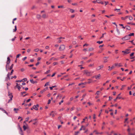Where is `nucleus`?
Wrapping results in <instances>:
<instances>
[{
	"label": "nucleus",
	"mask_w": 135,
	"mask_h": 135,
	"mask_svg": "<svg viewBox=\"0 0 135 135\" xmlns=\"http://www.w3.org/2000/svg\"><path fill=\"white\" fill-rule=\"evenodd\" d=\"M65 48V46L64 45H60L59 48V50L60 51L64 50Z\"/></svg>",
	"instance_id": "1"
},
{
	"label": "nucleus",
	"mask_w": 135,
	"mask_h": 135,
	"mask_svg": "<svg viewBox=\"0 0 135 135\" xmlns=\"http://www.w3.org/2000/svg\"><path fill=\"white\" fill-rule=\"evenodd\" d=\"M84 72V74H85L86 76H89L90 75V72H89L88 70H85Z\"/></svg>",
	"instance_id": "2"
},
{
	"label": "nucleus",
	"mask_w": 135,
	"mask_h": 135,
	"mask_svg": "<svg viewBox=\"0 0 135 135\" xmlns=\"http://www.w3.org/2000/svg\"><path fill=\"white\" fill-rule=\"evenodd\" d=\"M48 17V15L46 13L43 14L41 16V17L44 19H47Z\"/></svg>",
	"instance_id": "3"
},
{
	"label": "nucleus",
	"mask_w": 135,
	"mask_h": 135,
	"mask_svg": "<svg viewBox=\"0 0 135 135\" xmlns=\"http://www.w3.org/2000/svg\"><path fill=\"white\" fill-rule=\"evenodd\" d=\"M130 37L128 35L122 38L123 40L124 41L129 39Z\"/></svg>",
	"instance_id": "4"
},
{
	"label": "nucleus",
	"mask_w": 135,
	"mask_h": 135,
	"mask_svg": "<svg viewBox=\"0 0 135 135\" xmlns=\"http://www.w3.org/2000/svg\"><path fill=\"white\" fill-rule=\"evenodd\" d=\"M38 105L37 104L36 105H34L33 107V108L36 110H37L38 109Z\"/></svg>",
	"instance_id": "5"
},
{
	"label": "nucleus",
	"mask_w": 135,
	"mask_h": 135,
	"mask_svg": "<svg viewBox=\"0 0 135 135\" xmlns=\"http://www.w3.org/2000/svg\"><path fill=\"white\" fill-rule=\"evenodd\" d=\"M7 66H9V65L10 62V60L9 58L8 57L7 58Z\"/></svg>",
	"instance_id": "6"
},
{
	"label": "nucleus",
	"mask_w": 135,
	"mask_h": 135,
	"mask_svg": "<svg viewBox=\"0 0 135 135\" xmlns=\"http://www.w3.org/2000/svg\"><path fill=\"white\" fill-rule=\"evenodd\" d=\"M9 76V73H8L7 75V77L5 79V81H7L9 80L10 79Z\"/></svg>",
	"instance_id": "7"
},
{
	"label": "nucleus",
	"mask_w": 135,
	"mask_h": 135,
	"mask_svg": "<svg viewBox=\"0 0 135 135\" xmlns=\"http://www.w3.org/2000/svg\"><path fill=\"white\" fill-rule=\"evenodd\" d=\"M103 67V65H101L100 66H98L96 68V70H99L101 68H102Z\"/></svg>",
	"instance_id": "8"
},
{
	"label": "nucleus",
	"mask_w": 135,
	"mask_h": 135,
	"mask_svg": "<svg viewBox=\"0 0 135 135\" xmlns=\"http://www.w3.org/2000/svg\"><path fill=\"white\" fill-rule=\"evenodd\" d=\"M114 65L115 66H118V67H121L122 66V65H121V63H120L118 64L117 63H116L114 64Z\"/></svg>",
	"instance_id": "9"
},
{
	"label": "nucleus",
	"mask_w": 135,
	"mask_h": 135,
	"mask_svg": "<svg viewBox=\"0 0 135 135\" xmlns=\"http://www.w3.org/2000/svg\"><path fill=\"white\" fill-rule=\"evenodd\" d=\"M129 50L128 49H127L126 51H122V52L123 53H124L125 54H128L129 53V52L128 51Z\"/></svg>",
	"instance_id": "10"
},
{
	"label": "nucleus",
	"mask_w": 135,
	"mask_h": 135,
	"mask_svg": "<svg viewBox=\"0 0 135 135\" xmlns=\"http://www.w3.org/2000/svg\"><path fill=\"white\" fill-rule=\"evenodd\" d=\"M30 81L32 83L34 84L35 83H37V81H34L33 79H30Z\"/></svg>",
	"instance_id": "11"
},
{
	"label": "nucleus",
	"mask_w": 135,
	"mask_h": 135,
	"mask_svg": "<svg viewBox=\"0 0 135 135\" xmlns=\"http://www.w3.org/2000/svg\"><path fill=\"white\" fill-rule=\"evenodd\" d=\"M120 94H119L118 96H117V97H116V98L114 100V101H116L117 100V99H120L121 98V97H119V96Z\"/></svg>",
	"instance_id": "12"
},
{
	"label": "nucleus",
	"mask_w": 135,
	"mask_h": 135,
	"mask_svg": "<svg viewBox=\"0 0 135 135\" xmlns=\"http://www.w3.org/2000/svg\"><path fill=\"white\" fill-rule=\"evenodd\" d=\"M100 76V74H98L97 76H95V78L97 79H99V77Z\"/></svg>",
	"instance_id": "13"
},
{
	"label": "nucleus",
	"mask_w": 135,
	"mask_h": 135,
	"mask_svg": "<svg viewBox=\"0 0 135 135\" xmlns=\"http://www.w3.org/2000/svg\"><path fill=\"white\" fill-rule=\"evenodd\" d=\"M62 38V37H60L57 38V39L58 40V41L57 42V43H60L61 42V39Z\"/></svg>",
	"instance_id": "14"
},
{
	"label": "nucleus",
	"mask_w": 135,
	"mask_h": 135,
	"mask_svg": "<svg viewBox=\"0 0 135 135\" xmlns=\"http://www.w3.org/2000/svg\"><path fill=\"white\" fill-rule=\"evenodd\" d=\"M109 69H108V70L109 71H111L114 68V67L113 66L112 67H110V66H109L108 67Z\"/></svg>",
	"instance_id": "15"
},
{
	"label": "nucleus",
	"mask_w": 135,
	"mask_h": 135,
	"mask_svg": "<svg viewBox=\"0 0 135 135\" xmlns=\"http://www.w3.org/2000/svg\"><path fill=\"white\" fill-rule=\"evenodd\" d=\"M19 128L20 130V131L19 132V133L20 134V133H21L23 132V131H22V129L19 126Z\"/></svg>",
	"instance_id": "16"
},
{
	"label": "nucleus",
	"mask_w": 135,
	"mask_h": 135,
	"mask_svg": "<svg viewBox=\"0 0 135 135\" xmlns=\"http://www.w3.org/2000/svg\"><path fill=\"white\" fill-rule=\"evenodd\" d=\"M126 28L127 30H130L131 29L130 27L128 26H126Z\"/></svg>",
	"instance_id": "17"
},
{
	"label": "nucleus",
	"mask_w": 135,
	"mask_h": 135,
	"mask_svg": "<svg viewBox=\"0 0 135 135\" xmlns=\"http://www.w3.org/2000/svg\"><path fill=\"white\" fill-rule=\"evenodd\" d=\"M87 83L86 82L85 83H79L78 84L79 86H80L81 85H85Z\"/></svg>",
	"instance_id": "18"
},
{
	"label": "nucleus",
	"mask_w": 135,
	"mask_h": 135,
	"mask_svg": "<svg viewBox=\"0 0 135 135\" xmlns=\"http://www.w3.org/2000/svg\"><path fill=\"white\" fill-rule=\"evenodd\" d=\"M41 17V16L39 15H37L36 16V17L38 19H40Z\"/></svg>",
	"instance_id": "19"
},
{
	"label": "nucleus",
	"mask_w": 135,
	"mask_h": 135,
	"mask_svg": "<svg viewBox=\"0 0 135 135\" xmlns=\"http://www.w3.org/2000/svg\"><path fill=\"white\" fill-rule=\"evenodd\" d=\"M13 64H12L11 65V66L10 67V68H9L8 67V69H9L10 70H11L12 69V68H13Z\"/></svg>",
	"instance_id": "20"
},
{
	"label": "nucleus",
	"mask_w": 135,
	"mask_h": 135,
	"mask_svg": "<svg viewBox=\"0 0 135 135\" xmlns=\"http://www.w3.org/2000/svg\"><path fill=\"white\" fill-rule=\"evenodd\" d=\"M9 97L10 98V99L9 100L8 102V103H9V102H10V101H11L12 100L13 96L11 95V97Z\"/></svg>",
	"instance_id": "21"
},
{
	"label": "nucleus",
	"mask_w": 135,
	"mask_h": 135,
	"mask_svg": "<svg viewBox=\"0 0 135 135\" xmlns=\"http://www.w3.org/2000/svg\"><path fill=\"white\" fill-rule=\"evenodd\" d=\"M9 97L10 98V99L9 100L8 102V103H9V102H10V101H11L12 100L13 96L11 95V97Z\"/></svg>",
	"instance_id": "22"
},
{
	"label": "nucleus",
	"mask_w": 135,
	"mask_h": 135,
	"mask_svg": "<svg viewBox=\"0 0 135 135\" xmlns=\"http://www.w3.org/2000/svg\"><path fill=\"white\" fill-rule=\"evenodd\" d=\"M9 97L10 98V99L9 100L8 102V103H9V102H10V101H11L12 100L13 96L11 95V97Z\"/></svg>",
	"instance_id": "23"
},
{
	"label": "nucleus",
	"mask_w": 135,
	"mask_h": 135,
	"mask_svg": "<svg viewBox=\"0 0 135 135\" xmlns=\"http://www.w3.org/2000/svg\"><path fill=\"white\" fill-rule=\"evenodd\" d=\"M13 70H11V71L10 73L9 72L8 73H9V76L10 75H12L13 74Z\"/></svg>",
	"instance_id": "24"
},
{
	"label": "nucleus",
	"mask_w": 135,
	"mask_h": 135,
	"mask_svg": "<svg viewBox=\"0 0 135 135\" xmlns=\"http://www.w3.org/2000/svg\"><path fill=\"white\" fill-rule=\"evenodd\" d=\"M87 117H85V118L84 119H83V120L81 122V123H84V121L86 119H87Z\"/></svg>",
	"instance_id": "25"
},
{
	"label": "nucleus",
	"mask_w": 135,
	"mask_h": 135,
	"mask_svg": "<svg viewBox=\"0 0 135 135\" xmlns=\"http://www.w3.org/2000/svg\"><path fill=\"white\" fill-rule=\"evenodd\" d=\"M46 90L45 89H44L43 90H41L40 91V93L41 94L43 93L44 91H45Z\"/></svg>",
	"instance_id": "26"
},
{
	"label": "nucleus",
	"mask_w": 135,
	"mask_h": 135,
	"mask_svg": "<svg viewBox=\"0 0 135 135\" xmlns=\"http://www.w3.org/2000/svg\"><path fill=\"white\" fill-rule=\"evenodd\" d=\"M19 110V109H16V108H14V110L15 111V113H17V110Z\"/></svg>",
	"instance_id": "27"
},
{
	"label": "nucleus",
	"mask_w": 135,
	"mask_h": 135,
	"mask_svg": "<svg viewBox=\"0 0 135 135\" xmlns=\"http://www.w3.org/2000/svg\"><path fill=\"white\" fill-rule=\"evenodd\" d=\"M97 43L99 44H102L103 42V41H98L97 42Z\"/></svg>",
	"instance_id": "28"
},
{
	"label": "nucleus",
	"mask_w": 135,
	"mask_h": 135,
	"mask_svg": "<svg viewBox=\"0 0 135 135\" xmlns=\"http://www.w3.org/2000/svg\"><path fill=\"white\" fill-rule=\"evenodd\" d=\"M56 87V86H53L51 87H49L51 90H52L53 89V88Z\"/></svg>",
	"instance_id": "29"
},
{
	"label": "nucleus",
	"mask_w": 135,
	"mask_h": 135,
	"mask_svg": "<svg viewBox=\"0 0 135 135\" xmlns=\"http://www.w3.org/2000/svg\"><path fill=\"white\" fill-rule=\"evenodd\" d=\"M27 80V79L26 78H25L23 79L22 80V81L24 82L26 81Z\"/></svg>",
	"instance_id": "30"
},
{
	"label": "nucleus",
	"mask_w": 135,
	"mask_h": 135,
	"mask_svg": "<svg viewBox=\"0 0 135 135\" xmlns=\"http://www.w3.org/2000/svg\"><path fill=\"white\" fill-rule=\"evenodd\" d=\"M15 29L13 30V32H15L17 30L16 26H15Z\"/></svg>",
	"instance_id": "31"
},
{
	"label": "nucleus",
	"mask_w": 135,
	"mask_h": 135,
	"mask_svg": "<svg viewBox=\"0 0 135 135\" xmlns=\"http://www.w3.org/2000/svg\"><path fill=\"white\" fill-rule=\"evenodd\" d=\"M116 31H117V32L118 34H120V32H119V30H118V28H117V27H116Z\"/></svg>",
	"instance_id": "32"
},
{
	"label": "nucleus",
	"mask_w": 135,
	"mask_h": 135,
	"mask_svg": "<svg viewBox=\"0 0 135 135\" xmlns=\"http://www.w3.org/2000/svg\"><path fill=\"white\" fill-rule=\"evenodd\" d=\"M70 11L72 13H73L74 12V10L72 9H70Z\"/></svg>",
	"instance_id": "33"
},
{
	"label": "nucleus",
	"mask_w": 135,
	"mask_h": 135,
	"mask_svg": "<svg viewBox=\"0 0 135 135\" xmlns=\"http://www.w3.org/2000/svg\"><path fill=\"white\" fill-rule=\"evenodd\" d=\"M128 17L129 19L130 20H132L133 19V17L131 16H129Z\"/></svg>",
	"instance_id": "34"
},
{
	"label": "nucleus",
	"mask_w": 135,
	"mask_h": 135,
	"mask_svg": "<svg viewBox=\"0 0 135 135\" xmlns=\"http://www.w3.org/2000/svg\"><path fill=\"white\" fill-rule=\"evenodd\" d=\"M23 128L24 131H25L27 129V127L25 125H24L23 126Z\"/></svg>",
	"instance_id": "35"
},
{
	"label": "nucleus",
	"mask_w": 135,
	"mask_h": 135,
	"mask_svg": "<svg viewBox=\"0 0 135 135\" xmlns=\"http://www.w3.org/2000/svg\"><path fill=\"white\" fill-rule=\"evenodd\" d=\"M93 50L94 49L93 48H90L89 49L88 51H93Z\"/></svg>",
	"instance_id": "36"
},
{
	"label": "nucleus",
	"mask_w": 135,
	"mask_h": 135,
	"mask_svg": "<svg viewBox=\"0 0 135 135\" xmlns=\"http://www.w3.org/2000/svg\"><path fill=\"white\" fill-rule=\"evenodd\" d=\"M128 35H129V37H130V36H133L134 35V33H131L130 34Z\"/></svg>",
	"instance_id": "37"
},
{
	"label": "nucleus",
	"mask_w": 135,
	"mask_h": 135,
	"mask_svg": "<svg viewBox=\"0 0 135 135\" xmlns=\"http://www.w3.org/2000/svg\"><path fill=\"white\" fill-rule=\"evenodd\" d=\"M101 1L100 0H96V2L98 3H100Z\"/></svg>",
	"instance_id": "38"
},
{
	"label": "nucleus",
	"mask_w": 135,
	"mask_h": 135,
	"mask_svg": "<svg viewBox=\"0 0 135 135\" xmlns=\"http://www.w3.org/2000/svg\"><path fill=\"white\" fill-rule=\"evenodd\" d=\"M93 132H95V134H99V132H97V131L96 130H94L93 131Z\"/></svg>",
	"instance_id": "39"
},
{
	"label": "nucleus",
	"mask_w": 135,
	"mask_h": 135,
	"mask_svg": "<svg viewBox=\"0 0 135 135\" xmlns=\"http://www.w3.org/2000/svg\"><path fill=\"white\" fill-rule=\"evenodd\" d=\"M126 86V85H123L122 86V88L120 89L121 90H122L123 89V88L125 86Z\"/></svg>",
	"instance_id": "40"
},
{
	"label": "nucleus",
	"mask_w": 135,
	"mask_h": 135,
	"mask_svg": "<svg viewBox=\"0 0 135 135\" xmlns=\"http://www.w3.org/2000/svg\"><path fill=\"white\" fill-rule=\"evenodd\" d=\"M9 66H7V65H6V69L7 71H8V69L7 68H8Z\"/></svg>",
	"instance_id": "41"
},
{
	"label": "nucleus",
	"mask_w": 135,
	"mask_h": 135,
	"mask_svg": "<svg viewBox=\"0 0 135 135\" xmlns=\"http://www.w3.org/2000/svg\"><path fill=\"white\" fill-rule=\"evenodd\" d=\"M134 84H133L131 86V87H128V90H131V87L132 86V85H134Z\"/></svg>",
	"instance_id": "42"
},
{
	"label": "nucleus",
	"mask_w": 135,
	"mask_h": 135,
	"mask_svg": "<svg viewBox=\"0 0 135 135\" xmlns=\"http://www.w3.org/2000/svg\"><path fill=\"white\" fill-rule=\"evenodd\" d=\"M29 117H27L25 119L26 121V122L28 121V120H29Z\"/></svg>",
	"instance_id": "43"
},
{
	"label": "nucleus",
	"mask_w": 135,
	"mask_h": 135,
	"mask_svg": "<svg viewBox=\"0 0 135 135\" xmlns=\"http://www.w3.org/2000/svg\"><path fill=\"white\" fill-rule=\"evenodd\" d=\"M49 85V82H47L45 84L44 86H46Z\"/></svg>",
	"instance_id": "44"
},
{
	"label": "nucleus",
	"mask_w": 135,
	"mask_h": 135,
	"mask_svg": "<svg viewBox=\"0 0 135 135\" xmlns=\"http://www.w3.org/2000/svg\"><path fill=\"white\" fill-rule=\"evenodd\" d=\"M114 10L115 11L117 10V12H119L120 11V9H116Z\"/></svg>",
	"instance_id": "45"
},
{
	"label": "nucleus",
	"mask_w": 135,
	"mask_h": 135,
	"mask_svg": "<svg viewBox=\"0 0 135 135\" xmlns=\"http://www.w3.org/2000/svg\"><path fill=\"white\" fill-rule=\"evenodd\" d=\"M75 135H78V133H79V131L75 132Z\"/></svg>",
	"instance_id": "46"
},
{
	"label": "nucleus",
	"mask_w": 135,
	"mask_h": 135,
	"mask_svg": "<svg viewBox=\"0 0 135 135\" xmlns=\"http://www.w3.org/2000/svg\"><path fill=\"white\" fill-rule=\"evenodd\" d=\"M21 54H18V55H17V56H16V58H18L21 55Z\"/></svg>",
	"instance_id": "47"
},
{
	"label": "nucleus",
	"mask_w": 135,
	"mask_h": 135,
	"mask_svg": "<svg viewBox=\"0 0 135 135\" xmlns=\"http://www.w3.org/2000/svg\"><path fill=\"white\" fill-rule=\"evenodd\" d=\"M106 34V33H103L102 34V36L100 38H103L104 37V35L105 34Z\"/></svg>",
	"instance_id": "48"
},
{
	"label": "nucleus",
	"mask_w": 135,
	"mask_h": 135,
	"mask_svg": "<svg viewBox=\"0 0 135 135\" xmlns=\"http://www.w3.org/2000/svg\"><path fill=\"white\" fill-rule=\"evenodd\" d=\"M50 72V70H48L46 71V72L45 73V74H47L49 73Z\"/></svg>",
	"instance_id": "49"
},
{
	"label": "nucleus",
	"mask_w": 135,
	"mask_h": 135,
	"mask_svg": "<svg viewBox=\"0 0 135 135\" xmlns=\"http://www.w3.org/2000/svg\"><path fill=\"white\" fill-rule=\"evenodd\" d=\"M63 102V100H62L60 102H59V105H61L62 103Z\"/></svg>",
	"instance_id": "50"
},
{
	"label": "nucleus",
	"mask_w": 135,
	"mask_h": 135,
	"mask_svg": "<svg viewBox=\"0 0 135 135\" xmlns=\"http://www.w3.org/2000/svg\"><path fill=\"white\" fill-rule=\"evenodd\" d=\"M64 108H62L59 109V110L61 112V111H63L64 110Z\"/></svg>",
	"instance_id": "51"
},
{
	"label": "nucleus",
	"mask_w": 135,
	"mask_h": 135,
	"mask_svg": "<svg viewBox=\"0 0 135 135\" xmlns=\"http://www.w3.org/2000/svg\"><path fill=\"white\" fill-rule=\"evenodd\" d=\"M39 49H36L34 50V51L35 52H37L39 51Z\"/></svg>",
	"instance_id": "52"
},
{
	"label": "nucleus",
	"mask_w": 135,
	"mask_h": 135,
	"mask_svg": "<svg viewBox=\"0 0 135 135\" xmlns=\"http://www.w3.org/2000/svg\"><path fill=\"white\" fill-rule=\"evenodd\" d=\"M87 103L89 105H93V104L91 103L90 102H88Z\"/></svg>",
	"instance_id": "53"
},
{
	"label": "nucleus",
	"mask_w": 135,
	"mask_h": 135,
	"mask_svg": "<svg viewBox=\"0 0 135 135\" xmlns=\"http://www.w3.org/2000/svg\"><path fill=\"white\" fill-rule=\"evenodd\" d=\"M63 6H59L58 7L59 8H63Z\"/></svg>",
	"instance_id": "54"
},
{
	"label": "nucleus",
	"mask_w": 135,
	"mask_h": 135,
	"mask_svg": "<svg viewBox=\"0 0 135 135\" xmlns=\"http://www.w3.org/2000/svg\"><path fill=\"white\" fill-rule=\"evenodd\" d=\"M130 131V129L129 128H128L127 129V131L129 132V134H130V133H129Z\"/></svg>",
	"instance_id": "55"
},
{
	"label": "nucleus",
	"mask_w": 135,
	"mask_h": 135,
	"mask_svg": "<svg viewBox=\"0 0 135 135\" xmlns=\"http://www.w3.org/2000/svg\"><path fill=\"white\" fill-rule=\"evenodd\" d=\"M104 46V45H100L99 46V47L100 48L101 47L103 46Z\"/></svg>",
	"instance_id": "56"
},
{
	"label": "nucleus",
	"mask_w": 135,
	"mask_h": 135,
	"mask_svg": "<svg viewBox=\"0 0 135 135\" xmlns=\"http://www.w3.org/2000/svg\"><path fill=\"white\" fill-rule=\"evenodd\" d=\"M109 101L110 100H111V99H112V97H111L110 96L109 97Z\"/></svg>",
	"instance_id": "57"
},
{
	"label": "nucleus",
	"mask_w": 135,
	"mask_h": 135,
	"mask_svg": "<svg viewBox=\"0 0 135 135\" xmlns=\"http://www.w3.org/2000/svg\"><path fill=\"white\" fill-rule=\"evenodd\" d=\"M104 3H105V6L106 5H107L109 3L108 2H105Z\"/></svg>",
	"instance_id": "58"
},
{
	"label": "nucleus",
	"mask_w": 135,
	"mask_h": 135,
	"mask_svg": "<svg viewBox=\"0 0 135 135\" xmlns=\"http://www.w3.org/2000/svg\"><path fill=\"white\" fill-rule=\"evenodd\" d=\"M27 58V57H24L23 58V59H22V60L23 61H24Z\"/></svg>",
	"instance_id": "59"
},
{
	"label": "nucleus",
	"mask_w": 135,
	"mask_h": 135,
	"mask_svg": "<svg viewBox=\"0 0 135 135\" xmlns=\"http://www.w3.org/2000/svg\"><path fill=\"white\" fill-rule=\"evenodd\" d=\"M16 37L15 36L14 38H12L11 40L12 41H14L15 40V39L16 38Z\"/></svg>",
	"instance_id": "60"
},
{
	"label": "nucleus",
	"mask_w": 135,
	"mask_h": 135,
	"mask_svg": "<svg viewBox=\"0 0 135 135\" xmlns=\"http://www.w3.org/2000/svg\"><path fill=\"white\" fill-rule=\"evenodd\" d=\"M26 93V91H24L23 92H22L21 93V94L22 95H23V94L25 93Z\"/></svg>",
	"instance_id": "61"
},
{
	"label": "nucleus",
	"mask_w": 135,
	"mask_h": 135,
	"mask_svg": "<svg viewBox=\"0 0 135 135\" xmlns=\"http://www.w3.org/2000/svg\"><path fill=\"white\" fill-rule=\"evenodd\" d=\"M76 41H74L73 42V44L74 45H75V44H76Z\"/></svg>",
	"instance_id": "62"
},
{
	"label": "nucleus",
	"mask_w": 135,
	"mask_h": 135,
	"mask_svg": "<svg viewBox=\"0 0 135 135\" xmlns=\"http://www.w3.org/2000/svg\"><path fill=\"white\" fill-rule=\"evenodd\" d=\"M134 52L132 53L130 55V56H133V55H134Z\"/></svg>",
	"instance_id": "63"
},
{
	"label": "nucleus",
	"mask_w": 135,
	"mask_h": 135,
	"mask_svg": "<svg viewBox=\"0 0 135 135\" xmlns=\"http://www.w3.org/2000/svg\"><path fill=\"white\" fill-rule=\"evenodd\" d=\"M99 91H97V93H96L95 94H97V95H98L99 94Z\"/></svg>",
	"instance_id": "64"
}]
</instances>
